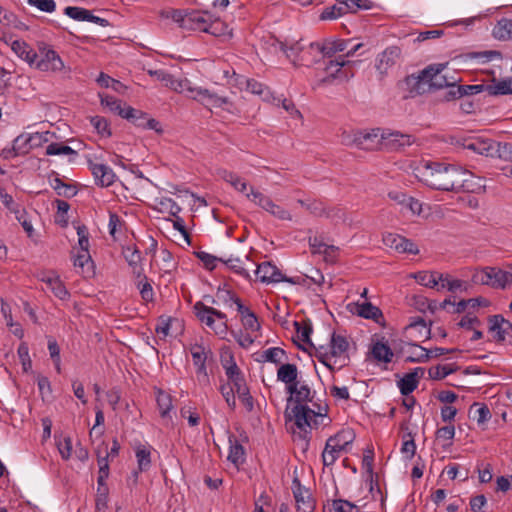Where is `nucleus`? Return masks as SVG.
I'll list each match as a JSON object with an SVG mask.
<instances>
[{
    "mask_svg": "<svg viewBox=\"0 0 512 512\" xmlns=\"http://www.w3.org/2000/svg\"><path fill=\"white\" fill-rule=\"evenodd\" d=\"M417 178L432 189L455 192L462 177L463 168L439 162H426L416 169Z\"/></svg>",
    "mask_w": 512,
    "mask_h": 512,
    "instance_id": "1",
    "label": "nucleus"
},
{
    "mask_svg": "<svg viewBox=\"0 0 512 512\" xmlns=\"http://www.w3.org/2000/svg\"><path fill=\"white\" fill-rule=\"evenodd\" d=\"M287 393L289 394L287 402H293L294 406L292 408L286 407L284 413L286 421H294L297 427L307 424L305 417L313 413V409L307 403H313L316 392L312 391L307 384H300L298 381L296 384L287 387Z\"/></svg>",
    "mask_w": 512,
    "mask_h": 512,
    "instance_id": "2",
    "label": "nucleus"
},
{
    "mask_svg": "<svg viewBox=\"0 0 512 512\" xmlns=\"http://www.w3.org/2000/svg\"><path fill=\"white\" fill-rule=\"evenodd\" d=\"M507 270L495 266L475 267L462 271L461 276L469 278L471 286L506 288L512 285V263Z\"/></svg>",
    "mask_w": 512,
    "mask_h": 512,
    "instance_id": "3",
    "label": "nucleus"
},
{
    "mask_svg": "<svg viewBox=\"0 0 512 512\" xmlns=\"http://www.w3.org/2000/svg\"><path fill=\"white\" fill-rule=\"evenodd\" d=\"M402 286L419 285L424 288H462L470 285L469 278H456L448 273H440L437 271H419L404 276Z\"/></svg>",
    "mask_w": 512,
    "mask_h": 512,
    "instance_id": "4",
    "label": "nucleus"
},
{
    "mask_svg": "<svg viewBox=\"0 0 512 512\" xmlns=\"http://www.w3.org/2000/svg\"><path fill=\"white\" fill-rule=\"evenodd\" d=\"M164 16V14H162ZM171 18L180 28L188 31L205 32L212 15L208 11L175 9L165 15Z\"/></svg>",
    "mask_w": 512,
    "mask_h": 512,
    "instance_id": "5",
    "label": "nucleus"
},
{
    "mask_svg": "<svg viewBox=\"0 0 512 512\" xmlns=\"http://www.w3.org/2000/svg\"><path fill=\"white\" fill-rule=\"evenodd\" d=\"M78 244L80 252L74 259V267L83 278L88 279L95 275L94 263L89 254V232L85 225L77 227Z\"/></svg>",
    "mask_w": 512,
    "mask_h": 512,
    "instance_id": "6",
    "label": "nucleus"
},
{
    "mask_svg": "<svg viewBox=\"0 0 512 512\" xmlns=\"http://www.w3.org/2000/svg\"><path fill=\"white\" fill-rule=\"evenodd\" d=\"M196 317L209 328L214 330L216 334H223L227 330L226 314L204 304V302H196L194 305Z\"/></svg>",
    "mask_w": 512,
    "mask_h": 512,
    "instance_id": "7",
    "label": "nucleus"
},
{
    "mask_svg": "<svg viewBox=\"0 0 512 512\" xmlns=\"http://www.w3.org/2000/svg\"><path fill=\"white\" fill-rule=\"evenodd\" d=\"M256 277L263 284H271L278 282H287L292 285H306V278L303 276L286 277L282 272L272 263L264 262L258 265Z\"/></svg>",
    "mask_w": 512,
    "mask_h": 512,
    "instance_id": "8",
    "label": "nucleus"
},
{
    "mask_svg": "<svg viewBox=\"0 0 512 512\" xmlns=\"http://www.w3.org/2000/svg\"><path fill=\"white\" fill-rule=\"evenodd\" d=\"M338 4L327 7L320 15L321 20L337 19L338 17L351 12L355 13L359 9H371L373 3L370 0H336Z\"/></svg>",
    "mask_w": 512,
    "mask_h": 512,
    "instance_id": "9",
    "label": "nucleus"
},
{
    "mask_svg": "<svg viewBox=\"0 0 512 512\" xmlns=\"http://www.w3.org/2000/svg\"><path fill=\"white\" fill-rule=\"evenodd\" d=\"M446 67L447 63H438L428 65L423 69V75H427L430 92L458 83L459 79L442 73Z\"/></svg>",
    "mask_w": 512,
    "mask_h": 512,
    "instance_id": "10",
    "label": "nucleus"
},
{
    "mask_svg": "<svg viewBox=\"0 0 512 512\" xmlns=\"http://www.w3.org/2000/svg\"><path fill=\"white\" fill-rule=\"evenodd\" d=\"M404 338L410 346H418L417 342L430 339L431 329L424 318L417 316L410 318V323L404 328Z\"/></svg>",
    "mask_w": 512,
    "mask_h": 512,
    "instance_id": "11",
    "label": "nucleus"
},
{
    "mask_svg": "<svg viewBox=\"0 0 512 512\" xmlns=\"http://www.w3.org/2000/svg\"><path fill=\"white\" fill-rule=\"evenodd\" d=\"M403 90L407 93L404 98H415L430 92L427 75H423V69L404 78L401 82Z\"/></svg>",
    "mask_w": 512,
    "mask_h": 512,
    "instance_id": "12",
    "label": "nucleus"
},
{
    "mask_svg": "<svg viewBox=\"0 0 512 512\" xmlns=\"http://www.w3.org/2000/svg\"><path fill=\"white\" fill-rule=\"evenodd\" d=\"M38 58L34 66L40 71H61L64 63L58 53L46 45L39 46Z\"/></svg>",
    "mask_w": 512,
    "mask_h": 512,
    "instance_id": "13",
    "label": "nucleus"
},
{
    "mask_svg": "<svg viewBox=\"0 0 512 512\" xmlns=\"http://www.w3.org/2000/svg\"><path fill=\"white\" fill-rule=\"evenodd\" d=\"M353 143L359 149L366 151L383 150V130L377 128L370 132H357Z\"/></svg>",
    "mask_w": 512,
    "mask_h": 512,
    "instance_id": "14",
    "label": "nucleus"
},
{
    "mask_svg": "<svg viewBox=\"0 0 512 512\" xmlns=\"http://www.w3.org/2000/svg\"><path fill=\"white\" fill-rule=\"evenodd\" d=\"M415 142L414 136L399 131L383 130V150L399 151Z\"/></svg>",
    "mask_w": 512,
    "mask_h": 512,
    "instance_id": "15",
    "label": "nucleus"
},
{
    "mask_svg": "<svg viewBox=\"0 0 512 512\" xmlns=\"http://www.w3.org/2000/svg\"><path fill=\"white\" fill-rule=\"evenodd\" d=\"M123 255L128 264L133 268V274L136 278L137 288H152L147 277L142 274L141 268L138 266L141 261V253L135 246H128L124 249Z\"/></svg>",
    "mask_w": 512,
    "mask_h": 512,
    "instance_id": "16",
    "label": "nucleus"
},
{
    "mask_svg": "<svg viewBox=\"0 0 512 512\" xmlns=\"http://www.w3.org/2000/svg\"><path fill=\"white\" fill-rule=\"evenodd\" d=\"M155 263L159 266L160 270L164 271L160 276L157 286L168 287L172 284L171 272L176 268V262L174 261L172 254L168 250L162 249L155 258Z\"/></svg>",
    "mask_w": 512,
    "mask_h": 512,
    "instance_id": "17",
    "label": "nucleus"
},
{
    "mask_svg": "<svg viewBox=\"0 0 512 512\" xmlns=\"http://www.w3.org/2000/svg\"><path fill=\"white\" fill-rule=\"evenodd\" d=\"M88 166L98 186L109 187L115 182L116 175L109 166L94 163L91 160L88 161Z\"/></svg>",
    "mask_w": 512,
    "mask_h": 512,
    "instance_id": "18",
    "label": "nucleus"
},
{
    "mask_svg": "<svg viewBox=\"0 0 512 512\" xmlns=\"http://www.w3.org/2000/svg\"><path fill=\"white\" fill-rule=\"evenodd\" d=\"M346 62L341 59L339 60H330L325 70L327 72V76L320 80V84H331L335 79H340L343 81H348L353 73H348L346 70H342V67L345 66Z\"/></svg>",
    "mask_w": 512,
    "mask_h": 512,
    "instance_id": "19",
    "label": "nucleus"
},
{
    "mask_svg": "<svg viewBox=\"0 0 512 512\" xmlns=\"http://www.w3.org/2000/svg\"><path fill=\"white\" fill-rule=\"evenodd\" d=\"M401 56L398 46H390L378 55L376 68L381 74H386L388 69L394 66Z\"/></svg>",
    "mask_w": 512,
    "mask_h": 512,
    "instance_id": "20",
    "label": "nucleus"
},
{
    "mask_svg": "<svg viewBox=\"0 0 512 512\" xmlns=\"http://www.w3.org/2000/svg\"><path fill=\"white\" fill-rule=\"evenodd\" d=\"M489 330L496 332L495 340L503 342L506 335L512 331V323L506 320L502 315H492L488 318Z\"/></svg>",
    "mask_w": 512,
    "mask_h": 512,
    "instance_id": "21",
    "label": "nucleus"
},
{
    "mask_svg": "<svg viewBox=\"0 0 512 512\" xmlns=\"http://www.w3.org/2000/svg\"><path fill=\"white\" fill-rule=\"evenodd\" d=\"M423 374L424 368L422 367H417L412 372L405 374L397 383L401 394L403 396L411 394L418 387L419 379Z\"/></svg>",
    "mask_w": 512,
    "mask_h": 512,
    "instance_id": "22",
    "label": "nucleus"
},
{
    "mask_svg": "<svg viewBox=\"0 0 512 512\" xmlns=\"http://www.w3.org/2000/svg\"><path fill=\"white\" fill-rule=\"evenodd\" d=\"M293 483L297 485V488L293 490L297 512H314L316 504L312 496L308 491L302 492L300 481L297 478Z\"/></svg>",
    "mask_w": 512,
    "mask_h": 512,
    "instance_id": "23",
    "label": "nucleus"
},
{
    "mask_svg": "<svg viewBox=\"0 0 512 512\" xmlns=\"http://www.w3.org/2000/svg\"><path fill=\"white\" fill-rule=\"evenodd\" d=\"M331 351L330 354L332 357H342L343 356V363L339 365V369L346 366L349 361V356L344 354L347 352L349 348V342L347 338L343 335L336 334L335 332L331 336L330 341Z\"/></svg>",
    "mask_w": 512,
    "mask_h": 512,
    "instance_id": "24",
    "label": "nucleus"
},
{
    "mask_svg": "<svg viewBox=\"0 0 512 512\" xmlns=\"http://www.w3.org/2000/svg\"><path fill=\"white\" fill-rule=\"evenodd\" d=\"M204 304L210 305H229L236 304L240 302L239 297L233 293V290H217L216 296L204 295L203 301Z\"/></svg>",
    "mask_w": 512,
    "mask_h": 512,
    "instance_id": "25",
    "label": "nucleus"
},
{
    "mask_svg": "<svg viewBox=\"0 0 512 512\" xmlns=\"http://www.w3.org/2000/svg\"><path fill=\"white\" fill-rule=\"evenodd\" d=\"M368 290H363L361 293V297L364 298L362 302L358 301L355 303V306L357 308V313L359 316L366 318V319H373L377 320L379 317L382 316L381 310L373 305L367 298Z\"/></svg>",
    "mask_w": 512,
    "mask_h": 512,
    "instance_id": "26",
    "label": "nucleus"
},
{
    "mask_svg": "<svg viewBox=\"0 0 512 512\" xmlns=\"http://www.w3.org/2000/svg\"><path fill=\"white\" fill-rule=\"evenodd\" d=\"M298 368L292 363H281L277 370V380L284 383L286 388L298 382Z\"/></svg>",
    "mask_w": 512,
    "mask_h": 512,
    "instance_id": "27",
    "label": "nucleus"
},
{
    "mask_svg": "<svg viewBox=\"0 0 512 512\" xmlns=\"http://www.w3.org/2000/svg\"><path fill=\"white\" fill-rule=\"evenodd\" d=\"M11 49L30 66H33L38 59V53L35 52L26 42L15 40L11 44Z\"/></svg>",
    "mask_w": 512,
    "mask_h": 512,
    "instance_id": "28",
    "label": "nucleus"
},
{
    "mask_svg": "<svg viewBox=\"0 0 512 512\" xmlns=\"http://www.w3.org/2000/svg\"><path fill=\"white\" fill-rule=\"evenodd\" d=\"M383 340L384 338H382V340L376 341L373 344L371 348V354L377 361L389 363L392 361L394 356L393 349Z\"/></svg>",
    "mask_w": 512,
    "mask_h": 512,
    "instance_id": "29",
    "label": "nucleus"
},
{
    "mask_svg": "<svg viewBox=\"0 0 512 512\" xmlns=\"http://www.w3.org/2000/svg\"><path fill=\"white\" fill-rule=\"evenodd\" d=\"M486 92L490 96H499V95H510L512 94V79H501L496 81L493 79V84L486 85Z\"/></svg>",
    "mask_w": 512,
    "mask_h": 512,
    "instance_id": "30",
    "label": "nucleus"
},
{
    "mask_svg": "<svg viewBox=\"0 0 512 512\" xmlns=\"http://www.w3.org/2000/svg\"><path fill=\"white\" fill-rule=\"evenodd\" d=\"M493 36L501 41L512 40V19L502 18L494 26Z\"/></svg>",
    "mask_w": 512,
    "mask_h": 512,
    "instance_id": "31",
    "label": "nucleus"
},
{
    "mask_svg": "<svg viewBox=\"0 0 512 512\" xmlns=\"http://www.w3.org/2000/svg\"><path fill=\"white\" fill-rule=\"evenodd\" d=\"M230 450L228 454V460L233 463L236 467L243 464L245 461L244 447L237 441L234 436L229 437Z\"/></svg>",
    "mask_w": 512,
    "mask_h": 512,
    "instance_id": "32",
    "label": "nucleus"
},
{
    "mask_svg": "<svg viewBox=\"0 0 512 512\" xmlns=\"http://www.w3.org/2000/svg\"><path fill=\"white\" fill-rule=\"evenodd\" d=\"M237 310L242 315V324L245 329L251 331H257L260 328V324L258 322L257 317L254 313H252L247 307H245L241 301L237 302Z\"/></svg>",
    "mask_w": 512,
    "mask_h": 512,
    "instance_id": "33",
    "label": "nucleus"
},
{
    "mask_svg": "<svg viewBox=\"0 0 512 512\" xmlns=\"http://www.w3.org/2000/svg\"><path fill=\"white\" fill-rule=\"evenodd\" d=\"M294 326L298 338L306 345L316 349L310 338L313 332L311 321L309 319L304 320L302 322L295 321Z\"/></svg>",
    "mask_w": 512,
    "mask_h": 512,
    "instance_id": "34",
    "label": "nucleus"
},
{
    "mask_svg": "<svg viewBox=\"0 0 512 512\" xmlns=\"http://www.w3.org/2000/svg\"><path fill=\"white\" fill-rule=\"evenodd\" d=\"M459 181H463V184H459V187H456L455 192L474 193L481 188V185L474 181V175L465 169H463V174L462 177L459 178Z\"/></svg>",
    "mask_w": 512,
    "mask_h": 512,
    "instance_id": "35",
    "label": "nucleus"
},
{
    "mask_svg": "<svg viewBox=\"0 0 512 512\" xmlns=\"http://www.w3.org/2000/svg\"><path fill=\"white\" fill-rule=\"evenodd\" d=\"M190 353L194 366L206 364L208 358L212 357L211 350L198 343L190 346Z\"/></svg>",
    "mask_w": 512,
    "mask_h": 512,
    "instance_id": "36",
    "label": "nucleus"
},
{
    "mask_svg": "<svg viewBox=\"0 0 512 512\" xmlns=\"http://www.w3.org/2000/svg\"><path fill=\"white\" fill-rule=\"evenodd\" d=\"M469 415L477 420L479 425L486 423L491 418V412L486 404L474 403L469 409Z\"/></svg>",
    "mask_w": 512,
    "mask_h": 512,
    "instance_id": "37",
    "label": "nucleus"
},
{
    "mask_svg": "<svg viewBox=\"0 0 512 512\" xmlns=\"http://www.w3.org/2000/svg\"><path fill=\"white\" fill-rule=\"evenodd\" d=\"M323 410H324V412H316L313 409V413H311L305 417L307 424H302L301 427H297V428L300 429L301 431H303L305 434L308 433V431L306 430L307 427L310 429L318 428V426L322 424V422H320L319 419L320 418L323 419V418L327 417L328 406L324 405Z\"/></svg>",
    "mask_w": 512,
    "mask_h": 512,
    "instance_id": "38",
    "label": "nucleus"
},
{
    "mask_svg": "<svg viewBox=\"0 0 512 512\" xmlns=\"http://www.w3.org/2000/svg\"><path fill=\"white\" fill-rule=\"evenodd\" d=\"M459 369L457 365H437L434 367H431L428 370L429 377L432 380H442L448 375L456 372Z\"/></svg>",
    "mask_w": 512,
    "mask_h": 512,
    "instance_id": "39",
    "label": "nucleus"
},
{
    "mask_svg": "<svg viewBox=\"0 0 512 512\" xmlns=\"http://www.w3.org/2000/svg\"><path fill=\"white\" fill-rule=\"evenodd\" d=\"M101 104L109 108L111 112L124 118L127 106L123 105L121 100L116 99L113 96L105 95L101 96Z\"/></svg>",
    "mask_w": 512,
    "mask_h": 512,
    "instance_id": "40",
    "label": "nucleus"
},
{
    "mask_svg": "<svg viewBox=\"0 0 512 512\" xmlns=\"http://www.w3.org/2000/svg\"><path fill=\"white\" fill-rule=\"evenodd\" d=\"M35 138L32 135L21 134L13 141L14 155H20L27 153L32 147L31 141Z\"/></svg>",
    "mask_w": 512,
    "mask_h": 512,
    "instance_id": "41",
    "label": "nucleus"
},
{
    "mask_svg": "<svg viewBox=\"0 0 512 512\" xmlns=\"http://www.w3.org/2000/svg\"><path fill=\"white\" fill-rule=\"evenodd\" d=\"M156 401L161 417L166 418L173 408L171 396L162 390H158Z\"/></svg>",
    "mask_w": 512,
    "mask_h": 512,
    "instance_id": "42",
    "label": "nucleus"
},
{
    "mask_svg": "<svg viewBox=\"0 0 512 512\" xmlns=\"http://www.w3.org/2000/svg\"><path fill=\"white\" fill-rule=\"evenodd\" d=\"M280 47L281 50L286 53L288 58H293V61H295L296 59L302 62L306 61L304 55H299L300 52H302L304 49L300 42L296 41L292 43L290 46H288L287 42H281Z\"/></svg>",
    "mask_w": 512,
    "mask_h": 512,
    "instance_id": "43",
    "label": "nucleus"
},
{
    "mask_svg": "<svg viewBox=\"0 0 512 512\" xmlns=\"http://www.w3.org/2000/svg\"><path fill=\"white\" fill-rule=\"evenodd\" d=\"M52 187L59 196L70 198L77 194L75 186L64 183L58 177L54 178Z\"/></svg>",
    "mask_w": 512,
    "mask_h": 512,
    "instance_id": "44",
    "label": "nucleus"
},
{
    "mask_svg": "<svg viewBox=\"0 0 512 512\" xmlns=\"http://www.w3.org/2000/svg\"><path fill=\"white\" fill-rule=\"evenodd\" d=\"M246 197L254 202L257 206L261 207L265 211L271 207L273 201L270 197L264 195L263 193L254 190L251 188V192L246 194Z\"/></svg>",
    "mask_w": 512,
    "mask_h": 512,
    "instance_id": "45",
    "label": "nucleus"
},
{
    "mask_svg": "<svg viewBox=\"0 0 512 512\" xmlns=\"http://www.w3.org/2000/svg\"><path fill=\"white\" fill-rule=\"evenodd\" d=\"M147 114L142 112L141 110L134 109L131 106H127L126 113L124 114V119L132 122L137 127H144L145 121H147Z\"/></svg>",
    "mask_w": 512,
    "mask_h": 512,
    "instance_id": "46",
    "label": "nucleus"
},
{
    "mask_svg": "<svg viewBox=\"0 0 512 512\" xmlns=\"http://www.w3.org/2000/svg\"><path fill=\"white\" fill-rule=\"evenodd\" d=\"M205 32L214 36H223L226 34L231 35L228 31V26L224 22L218 19L212 20V18H210V22L207 23Z\"/></svg>",
    "mask_w": 512,
    "mask_h": 512,
    "instance_id": "47",
    "label": "nucleus"
},
{
    "mask_svg": "<svg viewBox=\"0 0 512 512\" xmlns=\"http://www.w3.org/2000/svg\"><path fill=\"white\" fill-rule=\"evenodd\" d=\"M261 356L264 361L278 365L282 363V357L286 356V352L280 347H272L263 351Z\"/></svg>",
    "mask_w": 512,
    "mask_h": 512,
    "instance_id": "48",
    "label": "nucleus"
},
{
    "mask_svg": "<svg viewBox=\"0 0 512 512\" xmlns=\"http://www.w3.org/2000/svg\"><path fill=\"white\" fill-rule=\"evenodd\" d=\"M150 450L144 446L138 447L136 450V458L138 469L140 472L147 471L151 465Z\"/></svg>",
    "mask_w": 512,
    "mask_h": 512,
    "instance_id": "49",
    "label": "nucleus"
},
{
    "mask_svg": "<svg viewBox=\"0 0 512 512\" xmlns=\"http://www.w3.org/2000/svg\"><path fill=\"white\" fill-rule=\"evenodd\" d=\"M494 150V157L512 163V143L496 142Z\"/></svg>",
    "mask_w": 512,
    "mask_h": 512,
    "instance_id": "50",
    "label": "nucleus"
},
{
    "mask_svg": "<svg viewBox=\"0 0 512 512\" xmlns=\"http://www.w3.org/2000/svg\"><path fill=\"white\" fill-rule=\"evenodd\" d=\"M47 155H76V152L68 145L53 142L46 147Z\"/></svg>",
    "mask_w": 512,
    "mask_h": 512,
    "instance_id": "51",
    "label": "nucleus"
},
{
    "mask_svg": "<svg viewBox=\"0 0 512 512\" xmlns=\"http://www.w3.org/2000/svg\"><path fill=\"white\" fill-rule=\"evenodd\" d=\"M218 175L227 183L229 184H235L240 183V192L244 193L247 190V183L242 180L241 177H239L237 174L228 171V170H220L218 172Z\"/></svg>",
    "mask_w": 512,
    "mask_h": 512,
    "instance_id": "52",
    "label": "nucleus"
},
{
    "mask_svg": "<svg viewBox=\"0 0 512 512\" xmlns=\"http://www.w3.org/2000/svg\"><path fill=\"white\" fill-rule=\"evenodd\" d=\"M348 42L345 40H336L326 42V47L322 48V55L331 57L336 52H343L347 47Z\"/></svg>",
    "mask_w": 512,
    "mask_h": 512,
    "instance_id": "53",
    "label": "nucleus"
},
{
    "mask_svg": "<svg viewBox=\"0 0 512 512\" xmlns=\"http://www.w3.org/2000/svg\"><path fill=\"white\" fill-rule=\"evenodd\" d=\"M48 350H49L50 357L55 365L56 371L58 373H60L61 372L60 348H59L57 341L54 338L48 339Z\"/></svg>",
    "mask_w": 512,
    "mask_h": 512,
    "instance_id": "54",
    "label": "nucleus"
},
{
    "mask_svg": "<svg viewBox=\"0 0 512 512\" xmlns=\"http://www.w3.org/2000/svg\"><path fill=\"white\" fill-rule=\"evenodd\" d=\"M496 141L491 139L479 138L477 142V154L485 155L487 157H494V148Z\"/></svg>",
    "mask_w": 512,
    "mask_h": 512,
    "instance_id": "55",
    "label": "nucleus"
},
{
    "mask_svg": "<svg viewBox=\"0 0 512 512\" xmlns=\"http://www.w3.org/2000/svg\"><path fill=\"white\" fill-rule=\"evenodd\" d=\"M90 122L99 134H101L102 136H107V137L111 136L112 133L109 128V123L104 117H101V116L91 117Z\"/></svg>",
    "mask_w": 512,
    "mask_h": 512,
    "instance_id": "56",
    "label": "nucleus"
},
{
    "mask_svg": "<svg viewBox=\"0 0 512 512\" xmlns=\"http://www.w3.org/2000/svg\"><path fill=\"white\" fill-rule=\"evenodd\" d=\"M404 237L395 233H386L383 235V243L397 252L401 253Z\"/></svg>",
    "mask_w": 512,
    "mask_h": 512,
    "instance_id": "57",
    "label": "nucleus"
},
{
    "mask_svg": "<svg viewBox=\"0 0 512 512\" xmlns=\"http://www.w3.org/2000/svg\"><path fill=\"white\" fill-rule=\"evenodd\" d=\"M332 506L334 512H359L357 505L344 499L333 500Z\"/></svg>",
    "mask_w": 512,
    "mask_h": 512,
    "instance_id": "58",
    "label": "nucleus"
},
{
    "mask_svg": "<svg viewBox=\"0 0 512 512\" xmlns=\"http://www.w3.org/2000/svg\"><path fill=\"white\" fill-rule=\"evenodd\" d=\"M17 353L21 360L23 370L27 372L32 367V361L29 356V348L27 343L22 342L18 347Z\"/></svg>",
    "mask_w": 512,
    "mask_h": 512,
    "instance_id": "59",
    "label": "nucleus"
},
{
    "mask_svg": "<svg viewBox=\"0 0 512 512\" xmlns=\"http://www.w3.org/2000/svg\"><path fill=\"white\" fill-rule=\"evenodd\" d=\"M220 392L231 410L236 408L235 393L230 383L220 386Z\"/></svg>",
    "mask_w": 512,
    "mask_h": 512,
    "instance_id": "60",
    "label": "nucleus"
},
{
    "mask_svg": "<svg viewBox=\"0 0 512 512\" xmlns=\"http://www.w3.org/2000/svg\"><path fill=\"white\" fill-rule=\"evenodd\" d=\"M88 12L89 10L87 9L73 6H68L64 10V13L67 16L78 21H86L88 18Z\"/></svg>",
    "mask_w": 512,
    "mask_h": 512,
    "instance_id": "61",
    "label": "nucleus"
},
{
    "mask_svg": "<svg viewBox=\"0 0 512 512\" xmlns=\"http://www.w3.org/2000/svg\"><path fill=\"white\" fill-rule=\"evenodd\" d=\"M27 3L36 7L40 11L47 13H52L56 9V3L54 0H27Z\"/></svg>",
    "mask_w": 512,
    "mask_h": 512,
    "instance_id": "62",
    "label": "nucleus"
},
{
    "mask_svg": "<svg viewBox=\"0 0 512 512\" xmlns=\"http://www.w3.org/2000/svg\"><path fill=\"white\" fill-rule=\"evenodd\" d=\"M14 214L16 219L20 222L23 229L27 233V235L31 237L34 230L31 222L27 219V212L24 209H17Z\"/></svg>",
    "mask_w": 512,
    "mask_h": 512,
    "instance_id": "63",
    "label": "nucleus"
},
{
    "mask_svg": "<svg viewBox=\"0 0 512 512\" xmlns=\"http://www.w3.org/2000/svg\"><path fill=\"white\" fill-rule=\"evenodd\" d=\"M404 441L402 444L401 451L403 453H409V458H412L416 452V444L414 441V437L410 431L407 432L406 435L403 436Z\"/></svg>",
    "mask_w": 512,
    "mask_h": 512,
    "instance_id": "64",
    "label": "nucleus"
}]
</instances>
